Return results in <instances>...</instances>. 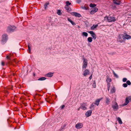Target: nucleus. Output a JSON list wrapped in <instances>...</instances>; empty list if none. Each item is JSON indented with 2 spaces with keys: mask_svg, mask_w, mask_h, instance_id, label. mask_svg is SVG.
<instances>
[{
  "mask_svg": "<svg viewBox=\"0 0 131 131\" xmlns=\"http://www.w3.org/2000/svg\"><path fill=\"white\" fill-rule=\"evenodd\" d=\"M106 19L109 22H114L116 20V18L114 15L112 16H106L104 17L105 20Z\"/></svg>",
  "mask_w": 131,
  "mask_h": 131,
  "instance_id": "1",
  "label": "nucleus"
},
{
  "mask_svg": "<svg viewBox=\"0 0 131 131\" xmlns=\"http://www.w3.org/2000/svg\"><path fill=\"white\" fill-rule=\"evenodd\" d=\"M83 65L82 66V68L84 70L87 67L88 64V60L84 58L83 59Z\"/></svg>",
  "mask_w": 131,
  "mask_h": 131,
  "instance_id": "2",
  "label": "nucleus"
},
{
  "mask_svg": "<svg viewBox=\"0 0 131 131\" xmlns=\"http://www.w3.org/2000/svg\"><path fill=\"white\" fill-rule=\"evenodd\" d=\"M87 103H83L81 104V106L80 107V108L83 110H85L87 109Z\"/></svg>",
  "mask_w": 131,
  "mask_h": 131,
  "instance_id": "3",
  "label": "nucleus"
},
{
  "mask_svg": "<svg viewBox=\"0 0 131 131\" xmlns=\"http://www.w3.org/2000/svg\"><path fill=\"white\" fill-rule=\"evenodd\" d=\"M129 101H131V96H129L127 97L126 99L125 102L123 104V105L125 106L127 105L129 103Z\"/></svg>",
  "mask_w": 131,
  "mask_h": 131,
  "instance_id": "4",
  "label": "nucleus"
},
{
  "mask_svg": "<svg viewBox=\"0 0 131 131\" xmlns=\"http://www.w3.org/2000/svg\"><path fill=\"white\" fill-rule=\"evenodd\" d=\"M124 35L122 34L119 35L117 38V41L121 42H122L124 40H123Z\"/></svg>",
  "mask_w": 131,
  "mask_h": 131,
  "instance_id": "5",
  "label": "nucleus"
},
{
  "mask_svg": "<svg viewBox=\"0 0 131 131\" xmlns=\"http://www.w3.org/2000/svg\"><path fill=\"white\" fill-rule=\"evenodd\" d=\"M16 28L15 26H9L7 28V30L9 31H13L16 29Z\"/></svg>",
  "mask_w": 131,
  "mask_h": 131,
  "instance_id": "6",
  "label": "nucleus"
},
{
  "mask_svg": "<svg viewBox=\"0 0 131 131\" xmlns=\"http://www.w3.org/2000/svg\"><path fill=\"white\" fill-rule=\"evenodd\" d=\"M88 32L91 35V36L93 38V39L94 40H95L96 39L97 37L96 35L93 31H88Z\"/></svg>",
  "mask_w": 131,
  "mask_h": 131,
  "instance_id": "7",
  "label": "nucleus"
},
{
  "mask_svg": "<svg viewBox=\"0 0 131 131\" xmlns=\"http://www.w3.org/2000/svg\"><path fill=\"white\" fill-rule=\"evenodd\" d=\"M112 107L113 110L116 111L117 110L118 108V105L116 102H114V104L112 105Z\"/></svg>",
  "mask_w": 131,
  "mask_h": 131,
  "instance_id": "8",
  "label": "nucleus"
},
{
  "mask_svg": "<svg viewBox=\"0 0 131 131\" xmlns=\"http://www.w3.org/2000/svg\"><path fill=\"white\" fill-rule=\"evenodd\" d=\"M83 126L82 123L79 122L75 125V127L76 128L79 129L82 128L83 127Z\"/></svg>",
  "mask_w": 131,
  "mask_h": 131,
  "instance_id": "9",
  "label": "nucleus"
},
{
  "mask_svg": "<svg viewBox=\"0 0 131 131\" xmlns=\"http://www.w3.org/2000/svg\"><path fill=\"white\" fill-rule=\"evenodd\" d=\"M8 37L6 34H4L2 36V41L4 42H5L7 40Z\"/></svg>",
  "mask_w": 131,
  "mask_h": 131,
  "instance_id": "10",
  "label": "nucleus"
},
{
  "mask_svg": "<svg viewBox=\"0 0 131 131\" xmlns=\"http://www.w3.org/2000/svg\"><path fill=\"white\" fill-rule=\"evenodd\" d=\"M98 10V9L96 7H94L93 8L90 12V13L91 14H94Z\"/></svg>",
  "mask_w": 131,
  "mask_h": 131,
  "instance_id": "11",
  "label": "nucleus"
},
{
  "mask_svg": "<svg viewBox=\"0 0 131 131\" xmlns=\"http://www.w3.org/2000/svg\"><path fill=\"white\" fill-rule=\"evenodd\" d=\"M89 70L87 69H86L83 72V75L84 76H86V75L89 74Z\"/></svg>",
  "mask_w": 131,
  "mask_h": 131,
  "instance_id": "12",
  "label": "nucleus"
},
{
  "mask_svg": "<svg viewBox=\"0 0 131 131\" xmlns=\"http://www.w3.org/2000/svg\"><path fill=\"white\" fill-rule=\"evenodd\" d=\"M92 113V111L91 110H89L86 112L85 115L86 117H88L91 115Z\"/></svg>",
  "mask_w": 131,
  "mask_h": 131,
  "instance_id": "13",
  "label": "nucleus"
},
{
  "mask_svg": "<svg viewBox=\"0 0 131 131\" xmlns=\"http://www.w3.org/2000/svg\"><path fill=\"white\" fill-rule=\"evenodd\" d=\"M131 39V36L128 35H126L125 36L124 35L123 40H125V39Z\"/></svg>",
  "mask_w": 131,
  "mask_h": 131,
  "instance_id": "14",
  "label": "nucleus"
},
{
  "mask_svg": "<svg viewBox=\"0 0 131 131\" xmlns=\"http://www.w3.org/2000/svg\"><path fill=\"white\" fill-rule=\"evenodd\" d=\"M102 99V98L100 99L96 100L95 102V103H94V104L96 105L97 106H98L99 105L100 101Z\"/></svg>",
  "mask_w": 131,
  "mask_h": 131,
  "instance_id": "15",
  "label": "nucleus"
},
{
  "mask_svg": "<svg viewBox=\"0 0 131 131\" xmlns=\"http://www.w3.org/2000/svg\"><path fill=\"white\" fill-rule=\"evenodd\" d=\"M113 2L114 4L119 5L120 4V2L119 0H114Z\"/></svg>",
  "mask_w": 131,
  "mask_h": 131,
  "instance_id": "16",
  "label": "nucleus"
},
{
  "mask_svg": "<svg viewBox=\"0 0 131 131\" xmlns=\"http://www.w3.org/2000/svg\"><path fill=\"white\" fill-rule=\"evenodd\" d=\"M73 15L76 16L78 17H80L81 16V15L79 13L77 12H74L73 13Z\"/></svg>",
  "mask_w": 131,
  "mask_h": 131,
  "instance_id": "17",
  "label": "nucleus"
},
{
  "mask_svg": "<svg viewBox=\"0 0 131 131\" xmlns=\"http://www.w3.org/2000/svg\"><path fill=\"white\" fill-rule=\"evenodd\" d=\"M98 25L97 24L96 25H93L91 27V29L92 30H94L96 27L98 26Z\"/></svg>",
  "mask_w": 131,
  "mask_h": 131,
  "instance_id": "18",
  "label": "nucleus"
},
{
  "mask_svg": "<svg viewBox=\"0 0 131 131\" xmlns=\"http://www.w3.org/2000/svg\"><path fill=\"white\" fill-rule=\"evenodd\" d=\"M53 75L52 73H49L46 74V76L48 77H51Z\"/></svg>",
  "mask_w": 131,
  "mask_h": 131,
  "instance_id": "19",
  "label": "nucleus"
},
{
  "mask_svg": "<svg viewBox=\"0 0 131 131\" xmlns=\"http://www.w3.org/2000/svg\"><path fill=\"white\" fill-rule=\"evenodd\" d=\"M68 21L70 22V23L73 25H75V24L74 22L72 21L71 19L69 18H68Z\"/></svg>",
  "mask_w": 131,
  "mask_h": 131,
  "instance_id": "20",
  "label": "nucleus"
},
{
  "mask_svg": "<svg viewBox=\"0 0 131 131\" xmlns=\"http://www.w3.org/2000/svg\"><path fill=\"white\" fill-rule=\"evenodd\" d=\"M65 8L68 11H70L71 10V8L69 6H66Z\"/></svg>",
  "mask_w": 131,
  "mask_h": 131,
  "instance_id": "21",
  "label": "nucleus"
},
{
  "mask_svg": "<svg viewBox=\"0 0 131 131\" xmlns=\"http://www.w3.org/2000/svg\"><path fill=\"white\" fill-rule=\"evenodd\" d=\"M117 120L118 121L119 123L120 124L122 123V121L121 119L119 117H118L117 118Z\"/></svg>",
  "mask_w": 131,
  "mask_h": 131,
  "instance_id": "22",
  "label": "nucleus"
},
{
  "mask_svg": "<svg viewBox=\"0 0 131 131\" xmlns=\"http://www.w3.org/2000/svg\"><path fill=\"white\" fill-rule=\"evenodd\" d=\"M106 81L107 82V83H109V82H110L112 81V80L110 78L108 77L106 79Z\"/></svg>",
  "mask_w": 131,
  "mask_h": 131,
  "instance_id": "23",
  "label": "nucleus"
},
{
  "mask_svg": "<svg viewBox=\"0 0 131 131\" xmlns=\"http://www.w3.org/2000/svg\"><path fill=\"white\" fill-rule=\"evenodd\" d=\"M12 55L9 54V55H7L6 56V58L7 59H9V60H11V56Z\"/></svg>",
  "mask_w": 131,
  "mask_h": 131,
  "instance_id": "24",
  "label": "nucleus"
},
{
  "mask_svg": "<svg viewBox=\"0 0 131 131\" xmlns=\"http://www.w3.org/2000/svg\"><path fill=\"white\" fill-rule=\"evenodd\" d=\"M31 46V45L30 43H28V50H29V53H30L31 50H30V47Z\"/></svg>",
  "mask_w": 131,
  "mask_h": 131,
  "instance_id": "25",
  "label": "nucleus"
},
{
  "mask_svg": "<svg viewBox=\"0 0 131 131\" xmlns=\"http://www.w3.org/2000/svg\"><path fill=\"white\" fill-rule=\"evenodd\" d=\"M88 40L89 42H91L92 41V38L91 37H89L88 38Z\"/></svg>",
  "mask_w": 131,
  "mask_h": 131,
  "instance_id": "26",
  "label": "nucleus"
},
{
  "mask_svg": "<svg viewBox=\"0 0 131 131\" xmlns=\"http://www.w3.org/2000/svg\"><path fill=\"white\" fill-rule=\"evenodd\" d=\"M115 92V89L114 87H112L111 89V93H113Z\"/></svg>",
  "mask_w": 131,
  "mask_h": 131,
  "instance_id": "27",
  "label": "nucleus"
},
{
  "mask_svg": "<svg viewBox=\"0 0 131 131\" xmlns=\"http://www.w3.org/2000/svg\"><path fill=\"white\" fill-rule=\"evenodd\" d=\"M89 6L90 7H95L96 6V5L94 4H92L91 3Z\"/></svg>",
  "mask_w": 131,
  "mask_h": 131,
  "instance_id": "28",
  "label": "nucleus"
},
{
  "mask_svg": "<svg viewBox=\"0 0 131 131\" xmlns=\"http://www.w3.org/2000/svg\"><path fill=\"white\" fill-rule=\"evenodd\" d=\"M82 35L87 37L88 36V34L86 32H83L82 33Z\"/></svg>",
  "mask_w": 131,
  "mask_h": 131,
  "instance_id": "29",
  "label": "nucleus"
},
{
  "mask_svg": "<svg viewBox=\"0 0 131 131\" xmlns=\"http://www.w3.org/2000/svg\"><path fill=\"white\" fill-rule=\"evenodd\" d=\"M49 4V2H47L45 4L44 6L45 7V9H46L47 7V6Z\"/></svg>",
  "mask_w": 131,
  "mask_h": 131,
  "instance_id": "30",
  "label": "nucleus"
},
{
  "mask_svg": "<svg viewBox=\"0 0 131 131\" xmlns=\"http://www.w3.org/2000/svg\"><path fill=\"white\" fill-rule=\"evenodd\" d=\"M57 14L59 15H61L62 14V13L61 11L60 10H58L57 12Z\"/></svg>",
  "mask_w": 131,
  "mask_h": 131,
  "instance_id": "31",
  "label": "nucleus"
},
{
  "mask_svg": "<svg viewBox=\"0 0 131 131\" xmlns=\"http://www.w3.org/2000/svg\"><path fill=\"white\" fill-rule=\"evenodd\" d=\"M46 79L45 77H42L39 78L38 79V80H44Z\"/></svg>",
  "mask_w": 131,
  "mask_h": 131,
  "instance_id": "32",
  "label": "nucleus"
},
{
  "mask_svg": "<svg viewBox=\"0 0 131 131\" xmlns=\"http://www.w3.org/2000/svg\"><path fill=\"white\" fill-rule=\"evenodd\" d=\"M94 103H92L90 107V108L91 109L92 108H93V109H94Z\"/></svg>",
  "mask_w": 131,
  "mask_h": 131,
  "instance_id": "33",
  "label": "nucleus"
},
{
  "mask_svg": "<svg viewBox=\"0 0 131 131\" xmlns=\"http://www.w3.org/2000/svg\"><path fill=\"white\" fill-rule=\"evenodd\" d=\"M66 6H69V5H70L71 4V3H70L69 1H67L66 2Z\"/></svg>",
  "mask_w": 131,
  "mask_h": 131,
  "instance_id": "34",
  "label": "nucleus"
},
{
  "mask_svg": "<svg viewBox=\"0 0 131 131\" xmlns=\"http://www.w3.org/2000/svg\"><path fill=\"white\" fill-rule=\"evenodd\" d=\"M113 72L114 76L116 78H118V75L115 72L113 71Z\"/></svg>",
  "mask_w": 131,
  "mask_h": 131,
  "instance_id": "35",
  "label": "nucleus"
},
{
  "mask_svg": "<svg viewBox=\"0 0 131 131\" xmlns=\"http://www.w3.org/2000/svg\"><path fill=\"white\" fill-rule=\"evenodd\" d=\"M92 86H93V87L94 88H96V83H95V81L94 82V83H93V84H92Z\"/></svg>",
  "mask_w": 131,
  "mask_h": 131,
  "instance_id": "36",
  "label": "nucleus"
},
{
  "mask_svg": "<svg viewBox=\"0 0 131 131\" xmlns=\"http://www.w3.org/2000/svg\"><path fill=\"white\" fill-rule=\"evenodd\" d=\"M126 83L127 85H130L131 84V83L129 80H128L126 81Z\"/></svg>",
  "mask_w": 131,
  "mask_h": 131,
  "instance_id": "37",
  "label": "nucleus"
},
{
  "mask_svg": "<svg viewBox=\"0 0 131 131\" xmlns=\"http://www.w3.org/2000/svg\"><path fill=\"white\" fill-rule=\"evenodd\" d=\"M123 86L124 87L126 88L127 87V83H124L123 84Z\"/></svg>",
  "mask_w": 131,
  "mask_h": 131,
  "instance_id": "38",
  "label": "nucleus"
},
{
  "mask_svg": "<svg viewBox=\"0 0 131 131\" xmlns=\"http://www.w3.org/2000/svg\"><path fill=\"white\" fill-rule=\"evenodd\" d=\"M127 80V79L126 78H124L123 79V81L124 82H126Z\"/></svg>",
  "mask_w": 131,
  "mask_h": 131,
  "instance_id": "39",
  "label": "nucleus"
},
{
  "mask_svg": "<svg viewBox=\"0 0 131 131\" xmlns=\"http://www.w3.org/2000/svg\"><path fill=\"white\" fill-rule=\"evenodd\" d=\"M81 7L82 9L85 10H87L88 9V8H86L85 6Z\"/></svg>",
  "mask_w": 131,
  "mask_h": 131,
  "instance_id": "40",
  "label": "nucleus"
},
{
  "mask_svg": "<svg viewBox=\"0 0 131 131\" xmlns=\"http://www.w3.org/2000/svg\"><path fill=\"white\" fill-rule=\"evenodd\" d=\"M1 64L2 66H4L5 65V63L3 61H2L1 62Z\"/></svg>",
  "mask_w": 131,
  "mask_h": 131,
  "instance_id": "41",
  "label": "nucleus"
},
{
  "mask_svg": "<svg viewBox=\"0 0 131 131\" xmlns=\"http://www.w3.org/2000/svg\"><path fill=\"white\" fill-rule=\"evenodd\" d=\"M107 88H110V83H107Z\"/></svg>",
  "mask_w": 131,
  "mask_h": 131,
  "instance_id": "42",
  "label": "nucleus"
},
{
  "mask_svg": "<svg viewBox=\"0 0 131 131\" xmlns=\"http://www.w3.org/2000/svg\"><path fill=\"white\" fill-rule=\"evenodd\" d=\"M81 0H77V2L78 3H79L81 2Z\"/></svg>",
  "mask_w": 131,
  "mask_h": 131,
  "instance_id": "43",
  "label": "nucleus"
},
{
  "mask_svg": "<svg viewBox=\"0 0 131 131\" xmlns=\"http://www.w3.org/2000/svg\"><path fill=\"white\" fill-rule=\"evenodd\" d=\"M112 7H111V8L112 9H114V8H115V6H113V5H112V6H111Z\"/></svg>",
  "mask_w": 131,
  "mask_h": 131,
  "instance_id": "44",
  "label": "nucleus"
},
{
  "mask_svg": "<svg viewBox=\"0 0 131 131\" xmlns=\"http://www.w3.org/2000/svg\"><path fill=\"white\" fill-rule=\"evenodd\" d=\"M46 101L47 102H49V100L48 99H46Z\"/></svg>",
  "mask_w": 131,
  "mask_h": 131,
  "instance_id": "45",
  "label": "nucleus"
},
{
  "mask_svg": "<svg viewBox=\"0 0 131 131\" xmlns=\"http://www.w3.org/2000/svg\"><path fill=\"white\" fill-rule=\"evenodd\" d=\"M92 74H91V75L89 77V79H91L92 78Z\"/></svg>",
  "mask_w": 131,
  "mask_h": 131,
  "instance_id": "46",
  "label": "nucleus"
},
{
  "mask_svg": "<svg viewBox=\"0 0 131 131\" xmlns=\"http://www.w3.org/2000/svg\"><path fill=\"white\" fill-rule=\"evenodd\" d=\"M64 107H65V106L64 105H63L61 106V108H63Z\"/></svg>",
  "mask_w": 131,
  "mask_h": 131,
  "instance_id": "47",
  "label": "nucleus"
},
{
  "mask_svg": "<svg viewBox=\"0 0 131 131\" xmlns=\"http://www.w3.org/2000/svg\"><path fill=\"white\" fill-rule=\"evenodd\" d=\"M109 102V100H108V99H107L106 103H108Z\"/></svg>",
  "mask_w": 131,
  "mask_h": 131,
  "instance_id": "48",
  "label": "nucleus"
},
{
  "mask_svg": "<svg viewBox=\"0 0 131 131\" xmlns=\"http://www.w3.org/2000/svg\"><path fill=\"white\" fill-rule=\"evenodd\" d=\"M110 88H107V90H108V91L109 90H110Z\"/></svg>",
  "mask_w": 131,
  "mask_h": 131,
  "instance_id": "49",
  "label": "nucleus"
},
{
  "mask_svg": "<svg viewBox=\"0 0 131 131\" xmlns=\"http://www.w3.org/2000/svg\"><path fill=\"white\" fill-rule=\"evenodd\" d=\"M81 108H80V107L78 109V111H79L80 110V109Z\"/></svg>",
  "mask_w": 131,
  "mask_h": 131,
  "instance_id": "50",
  "label": "nucleus"
},
{
  "mask_svg": "<svg viewBox=\"0 0 131 131\" xmlns=\"http://www.w3.org/2000/svg\"><path fill=\"white\" fill-rule=\"evenodd\" d=\"M9 64H11V63H10V62L9 61Z\"/></svg>",
  "mask_w": 131,
  "mask_h": 131,
  "instance_id": "51",
  "label": "nucleus"
}]
</instances>
